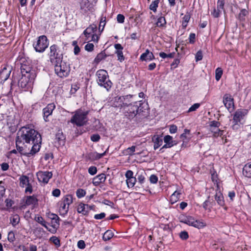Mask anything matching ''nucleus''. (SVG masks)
Wrapping results in <instances>:
<instances>
[{
	"mask_svg": "<svg viewBox=\"0 0 251 251\" xmlns=\"http://www.w3.org/2000/svg\"><path fill=\"white\" fill-rule=\"evenodd\" d=\"M114 236V233L111 230H106L103 234L102 239L106 241L110 240Z\"/></svg>",
	"mask_w": 251,
	"mask_h": 251,
	"instance_id": "c9c22d12",
	"label": "nucleus"
},
{
	"mask_svg": "<svg viewBox=\"0 0 251 251\" xmlns=\"http://www.w3.org/2000/svg\"><path fill=\"white\" fill-rule=\"evenodd\" d=\"M136 181L137 179L136 177L126 179V183L127 186L128 187H133L134 186Z\"/></svg>",
	"mask_w": 251,
	"mask_h": 251,
	"instance_id": "49530a36",
	"label": "nucleus"
},
{
	"mask_svg": "<svg viewBox=\"0 0 251 251\" xmlns=\"http://www.w3.org/2000/svg\"><path fill=\"white\" fill-rule=\"evenodd\" d=\"M223 74V70L221 68L218 67L215 71V79L217 81H219L222 77Z\"/></svg>",
	"mask_w": 251,
	"mask_h": 251,
	"instance_id": "a18cd8bd",
	"label": "nucleus"
},
{
	"mask_svg": "<svg viewBox=\"0 0 251 251\" xmlns=\"http://www.w3.org/2000/svg\"><path fill=\"white\" fill-rule=\"evenodd\" d=\"M33 46L36 51L43 52L49 46L47 37L45 35L39 36L36 42L34 43Z\"/></svg>",
	"mask_w": 251,
	"mask_h": 251,
	"instance_id": "1a4fd4ad",
	"label": "nucleus"
},
{
	"mask_svg": "<svg viewBox=\"0 0 251 251\" xmlns=\"http://www.w3.org/2000/svg\"><path fill=\"white\" fill-rule=\"evenodd\" d=\"M246 113L243 109H238L233 115V122L240 123L245 116Z\"/></svg>",
	"mask_w": 251,
	"mask_h": 251,
	"instance_id": "a211bd4d",
	"label": "nucleus"
},
{
	"mask_svg": "<svg viewBox=\"0 0 251 251\" xmlns=\"http://www.w3.org/2000/svg\"><path fill=\"white\" fill-rule=\"evenodd\" d=\"M11 72V68L4 67L1 71H0V79L2 81H6L9 77Z\"/></svg>",
	"mask_w": 251,
	"mask_h": 251,
	"instance_id": "4be33fe9",
	"label": "nucleus"
},
{
	"mask_svg": "<svg viewBox=\"0 0 251 251\" xmlns=\"http://www.w3.org/2000/svg\"><path fill=\"white\" fill-rule=\"evenodd\" d=\"M180 222L198 229L202 228L206 225V223L203 221H180Z\"/></svg>",
	"mask_w": 251,
	"mask_h": 251,
	"instance_id": "2eb2a0df",
	"label": "nucleus"
},
{
	"mask_svg": "<svg viewBox=\"0 0 251 251\" xmlns=\"http://www.w3.org/2000/svg\"><path fill=\"white\" fill-rule=\"evenodd\" d=\"M223 103L225 107L229 109L234 106L233 99L228 94H225L223 97Z\"/></svg>",
	"mask_w": 251,
	"mask_h": 251,
	"instance_id": "aec40b11",
	"label": "nucleus"
},
{
	"mask_svg": "<svg viewBox=\"0 0 251 251\" xmlns=\"http://www.w3.org/2000/svg\"><path fill=\"white\" fill-rule=\"evenodd\" d=\"M20 139L26 143H30L31 141L38 142L42 138L40 133L35 129L29 127H22L18 132V136Z\"/></svg>",
	"mask_w": 251,
	"mask_h": 251,
	"instance_id": "f03ea898",
	"label": "nucleus"
},
{
	"mask_svg": "<svg viewBox=\"0 0 251 251\" xmlns=\"http://www.w3.org/2000/svg\"><path fill=\"white\" fill-rule=\"evenodd\" d=\"M23 142V141L20 139L18 137H17L16 140V146L17 151L21 154L25 155V153H27V152L23 151L24 149L23 147L20 146V144Z\"/></svg>",
	"mask_w": 251,
	"mask_h": 251,
	"instance_id": "72a5a7b5",
	"label": "nucleus"
},
{
	"mask_svg": "<svg viewBox=\"0 0 251 251\" xmlns=\"http://www.w3.org/2000/svg\"><path fill=\"white\" fill-rule=\"evenodd\" d=\"M222 12V9L219 8L217 9L214 8L213 11L211 12V15L214 17V18H218Z\"/></svg>",
	"mask_w": 251,
	"mask_h": 251,
	"instance_id": "8fccbe9b",
	"label": "nucleus"
},
{
	"mask_svg": "<svg viewBox=\"0 0 251 251\" xmlns=\"http://www.w3.org/2000/svg\"><path fill=\"white\" fill-rule=\"evenodd\" d=\"M163 140L165 143L164 148H170L177 144L176 141L173 140L172 136L169 135H166Z\"/></svg>",
	"mask_w": 251,
	"mask_h": 251,
	"instance_id": "6ab92c4d",
	"label": "nucleus"
},
{
	"mask_svg": "<svg viewBox=\"0 0 251 251\" xmlns=\"http://www.w3.org/2000/svg\"><path fill=\"white\" fill-rule=\"evenodd\" d=\"M210 197H208L207 198V200H206L203 203V207L205 209H209L210 207H212L214 205H215V202L213 201H210L209 200Z\"/></svg>",
	"mask_w": 251,
	"mask_h": 251,
	"instance_id": "58836bf2",
	"label": "nucleus"
},
{
	"mask_svg": "<svg viewBox=\"0 0 251 251\" xmlns=\"http://www.w3.org/2000/svg\"><path fill=\"white\" fill-rule=\"evenodd\" d=\"M181 193L179 192L176 191L170 197V202L172 204L176 202L180 198Z\"/></svg>",
	"mask_w": 251,
	"mask_h": 251,
	"instance_id": "f704fd0d",
	"label": "nucleus"
},
{
	"mask_svg": "<svg viewBox=\"0 0 251 251\" xmlns=\"http://www.w3.org/2000/svg\"><path fill=\"white\" fill-rule=\"evenodd\" d=\"M216 191V192L214 196L216 201L220 206H224L225 204L224 198L222 193L221 192L220 188L219 189L217 188Z\"/></svg>",
	"mask_w": 251,
	"mask_h": 251,
	"instance_id": "412c9836",
	"label": "nucleus"
},
{
	"mask_svg": "<svg viewBox=\"0 0 251 251\" xmlns=\"http://www.w3.org/2000/svg\"><path fill=\"white\" fill-rule=\"evenodd\" d=\"M107 151L102 153H99L97 152H91L88 154V157L91 160H97L102 158L106 153Z\"/></svg>",
	"mask_w": 251,
	"mask_h": 251,
	"instance_id": "393cba45",
	"label": "nucleus"
},
{
	"mask_svg": "<svg viewBox=\"0 0 251 251\" xmlns=\"http://www.w3.org/2000/svg\"><path fill=\"white\" fill-rule=\"evenodd\" d=\"M94 46L92 43H88L85 46V49L88 51H92L94 50Z\"/></svg>",
	"mask_w": 251,
	"mask_h": 251,
	"instance_id": "0e129e2a",
	"label": "nucleus"
},
{
	"mask_svg": "<svg viewBox=\"0 0 251 251\" xmlns=\"http://www.w3.org/2000/svg\"><path fill=\"white\" fill-rule=\"evenodd\" d=\"M202 52L201 50H199L196 54V61H200L202 59Z\"/></svg>",
	"mask_w": 251,
	"mask_h": 251,
	"instance_id": "774afa93",
	"label": "nucleus"
},
{
	"mask_svg": "<svg viewBox=\"0 0 251 251\" xmlns=\"http://www.w3.org/2000/svg\"><path fill=\"white\" fill-rule=\"evenodd\" d=\"M20 186L24 188L25 185L29 183V178L26 176L22 175L19 178Z\"/></svg>",
	"mask_w": 251,
	"mask_h": 251,
	"instance_id": "2f4dec72",
	"label": "nucleus"
},
{
	"mask_svg": "<svg viewBox=\"0 0 251 251\" xmlns=\"http://www.w3.org/2000/svg\"><path fill=\"white\" fill-rule=\"evenodd\" d=\"M133 97L132 95H127L125 96H116L114 99L113 105L114 107L119 108L120 111H122L124 107L133 103L132 98Z\"/></svg>",
	"mask_w": 251,
	"mask_h": 251,
	"instance_id": "0eeeda50",
	"label": "nucleus"
},
{
	"mask_svg": "<svg viewBox=\"0 0 251 251\" xmlns=\"http://www.w3.org/2000/svg\"><path fill=\"white\" fill-rule=\"evenodd\" d=\"M200 106V104L196 103L192 105L189 109L188 112L196 111Z\"/></svg>",
	"mask_w": 251,
	"mask_h": 251,
	"instance_id": "6e6d98bb",
	"label": "nucleus"
},
{
	"mask_svg": "<svg viewBox=\"0 0 251 251\" xmlns=\"http://www.w3.org/2000/svg\"><path fill=\"white\" fill-rule=\"evenodd\" d=\"M179 237L182 240H186L189 237L188 233L186 231H181L179 233Z\"/></svg>",
	"mask_w": 251,
	"mask_h": 251,
	"instance_id": "5fc2aeb1",
	"label": "nucleus"
},
{
	"mask_svg": "<svg viewBox=\"0 0 251 251\" xmlns=\"http://www.w3.org/2000/svg\"><path fill=\"white\" fill-rule=\"evenodd\" d=\"M150 181L151 183L156 184L158 181V177L155 175H151L150 177Z\"/></svg>",
	"mask_w": 251,
	"mask_h": 251,
	"instance_id": "bf43d9fd",
	"label": "nucleus"
},
{
	"mask_svg": "<svg viewBox=\"0 0 251 251\" xmlns=\"http://www.w3.org/2000/svg\"><path fill=\"white\" fill-rule=\"evenodd\" d=\"M115 53L117 55L118 57V60L120 61V62H122L125 59V57L123 55V51L121 50H116Z\"/></svg>",
	"mask_w": 251,
	"mask_h": 251,
	"instance_id": "603ef678",
	"label": "nucleus"
},
{
	"mask_svg": "<svg viewBox=\"0 0 251 251\" xmlns=\"http://www.w3.org/2000/svg\"><path fill=\"white\" fill-rule=\"evenodd\" d=\"M106 180V176L104 174H100L97 175L93 179V184L97 186L101 183L105 182Z\"/></svg>",
	"mask_w": 251,
	"mask_h": 251,
	"instance_id": "5701e85b",
	"label": "nucleus"
},
{
	"mask_svg": "<svg viewBox=\"0 0 251 251\" xmlns=\"http://www.w3.org/2000/svg\"><path fill=\"white\" fill-rule=\"evenodd\" d=\"M143 105L144 103L141 100L134 101L131 104L124 107L121 112L128 119H132L135 117L142 119L146 117L147 114V109Z\"/></svg>",
	"mask_w": 251,
	"mask_h": 251,
	"instance_id": "f257e3e1",
	"label": "nucleus"
},
{
	"mask_svg": "<svg viewBox=\"0 0 251 251\" xmlns=\"http://www.w3.org/2000/svg\"><path fill=\"white\" fill-rule=\"evenodd\" d=\"M162 137V136L159 135H155L152 138V141L154 143V150H156L162 145L163 139Z\"/></svg>",
	"mask_w": 251,
	"mask_h": 251,
	"instance_id": "b1692460",
	"label": "nucleus"
},
{
	"mask_svg": "<svg viewBox=\"0 0 251 251\" xmlns=\"http://www.w3.org/2000/svg\"><path fill=\"white\" fill-rule=\"evenodd\" d=\"M89 113L88 110H84L79 108L73 112L74 115L72 117L70 122L76 125L77 126H81L86 125L89 120L88 115Z\"/></svg>",
	"mask_w": 251,
	"mask_h": 251,
	"instance_id": "7ed1b4c3",
	"label": "nucleus"
},
{
	"mask_svg": "<svg viewBox=\"0 0 251 251\" xmlns=\"http://www.w3.org/2000/svg\"><path fill=\"white\" fill-rule=\"evenodd\" d=\"M42 143V138L41 139L40 141L38 142H33L32 143L33 144V146L31 148V150L30 151L27 152V153H25V156L27 157H30L35 153H36L37 152H38L40 149L41 148V145Z\"/></svg>",
	"mask_w": 251,
	"mask_h": 251,
	"instance_id": "dca6fc26",
	"label": "nucleus"
},
{
	"mask_svg": "<svg viewBox=\"0 0 251 251\" xmlns=\"http://www.w3.org/2000/svg\"><path fill=\"white\" fill-rule=\"evenodd\" d=\"M189 40L190 44H194L196 41V34L194 33H190Z\"/></svg>",
	"mask_w": 251,
	"mask_h": 251,
	"instance_id": "338daca9",
	"label": "nucleus"
},
{
	"mask_svg": "<svg viewBox=\"0 0 251 251\" xmlns=\"http://www.w3.org/2000/svg\"><path fill=\"white\" fill-rule=\"evenodd\" d=\"M95 207L94 205H89L87 204L80 203L77 206V211L79 213L88 216L90 215L91 217L93 215L92 210Z\"/></svg>",
	"mask_w": 251,
	"mask_h": 251,
	"instance_id": "f8f14e48",
	"label": "nucleus"
},
{
	"mask_svg": "<svg viewBox=\"0 0 251 251\" xmlns=\"http://www.w3.org/2000/svg\"><path fill=\"white\" fill-rule=\"evenodd\" d=\"M249 14V11L246 9H242L238 14V19L240 21H244L245 17Z\"/></svg>",
	"mask_w": 251,
	"mask_h": 251,
	"instance_id": "e433bc0d",
	"label": "nucleus"
},
{
	"mask_svg": "<svg viewBox=\"0 0 251 251\" xmlns=\"http://www.w3.org/2000/svg\"><path fill=\"white\" fill-rule=\"evenodd\" d=\"M243 174L245 176L251 178V163H247L243 169Z\"/></svg>",
	"mask_w": 251,
	"mask_h": 251,
	"instance_id": "c756f323",
	"label": "nucleus"
},
{
	"mask_svg": "<svg viewBox=\"0 0 251 251\" xmlns=\"http://www.w3.org/2000/svg\"><path fill=\"white\" fill-rule=\"evenodd\" d=\"M100 139V137L98 134H93L91 136V140L93 142H98Z\"/></svg>",
	"mask_w": 251,
	"mask_h": 251,
	"instance_id": "e2e57ef3",
	"label": "nucleus"
},
{
	"mask_svg": "<svg viewBox=\"0 0 251 251\" xmlns=\"http://www.w3.org/2000/svg\"><path fill=\"white\" fill-rule=\"evenodd\" d=\"M50 49V51L49 55L51 64L55 63L56 61H60V59H63V54H59L57 51L58 47L56 45H51Z\"/></svg>",
	"mask_w": 251,
	"mask_h": 251,
	"instance_id": "9b49d317",
	"label": "nucleus"
},
{
	"mask_svg": "<svg viewBox=\"0 0 251 251\" xmlns=\"http://www.w3.org/2000/svg\"><path fill=\"white\" fill-rule=\"evenodd\" d=\"M73 196L71 195H66L64 198L63 201L61 202L63 204L69 206V205L73 203Z\"/></svg>",
	"mask_w": 251,
	"mask_h": 251,
	"instance_id": "a19ab883",
	"label": "nucleus"
},
{
	"mask_svg": "<svg viewBox=\"0 0 251 251\" xmlns=\"http://www.w3.org/2000/svg\"><path fill=\"white\" fill-rule=\"evenodd\" d=\"M97 172V167L95 166H91L88 168V173L91 175H94Z\"/></svg>",
	"mask_w": 251,
	"mask_h": 251,
	"instance_id": "4d7b16f0",
	"label": "nucleus"
},
{
	"mask_svg": "<svg viewBox=\"0 0 251 251\" xmlns=\"http://www.w3.org/2000/svg\"><path fill=\"white\" fill-rule=\"evenodd\" d=\"M166 24V19L164 17L161 16L159 17L157 19V21L156 23V25L157 26L161 27L165 26Z\"/></svg>",
	"mask_w": 251,
	"mask_h": 251,
	"instance_id": "ea45409f",
	"label": "nucleus"
},
{
	"mask_svg": "<svg viewBox=\"0 0 251 251\" xmlns=\"http://www.w3.org/2000/svg\"><path fill=\"white\" fill-rule=\"evenodd\" d=\"M36 74L31 72L30 75H22V76L18 81V85L25 91H31Z\"/></svg>",
	"mask_w": 251,
	"mask_h": 251,
	"instance_id": "20e7f679",
	"label": "nucleus"
},
{
	"mask_svg": "<svg viewBox=\"0 0 251 251\" xmlns=\"http://www.w3.org/2000/svg\"><path fill=\"white\" fill-rule=\"evenodd\" d=\"M108 55L106 54L105 50L101 51L100 53L98 54L97 56L94 59V62L97 64L100 63L101 60L104 59Z\"/></svg>",
	"mask_w": 251,
	"mask_h": 251,
	"instance_id": "7c9ffc66",
	"label": "nucleus"
},
{
	"mask_svg": "<svg viewBox=\"0 0 251 251\" xmlns=\"http://www.w3.org/2000/svg\"><path fill=\"white\" fill-rule=\"evenodd\" d=\"M38 199L35 195L29 196L26 197L25 204L27 205H32L35 206L38 205Z\"/></svg>",
	"mask_w": 251,
	"mask_h": 251,
	"instance_id": "a878e982",
	"label": "nucleus"
},
{
	"mask_svg": "<svg viewBox=\"0 0 251 251\" xmlns=\"http://www.w3.org/2000/svg\"><path fill=\"white\" fill-rule=\"evenodd\" d=\"M225 0H218L217 8L224 10Z\"/></svg>",
	"mask_w": 251,
	"mask_h": 251,
	"instance_id": "680f3d73",
	"label": "nucleus"
},
{
	"mask_svg": "<svg viewBox=\"0 0 251 251\" xmlns=\"http://www.w3.org/2000/svg\"><path fill=\"white\" fill-rule=\"evenodd\" d=\"M160 228L163 229L164 230H171L174 227V226L172 223H170L168 224H161L159 225Z\"/></svg>",
	"mask_w": 251,
	"mask_h": 251,
	"instance_id": "37998d69",
	"label": "nucleus"
},
{
	"mask_svg": "<svg viewBox=\"0 0 251 251\" xmlns=\"http://www.w3.org/2000/svg\"><path fill=\"white\" fill-rule=\"evenodd\" d=\"M50 241L53 243L57 248L59 247L61 245L60 239L56 236H53L51 237L50 239Z\"/></svg>",
	"mask_w": 251,
	"mask_h": 251,
	"instance_id": "de8ad7c7",
	"label": "nucleus"
},
{
	"mask_svg": "<svg viewBox=\"0 0 251 251\" xmlns=\"http://www.w3.org/2000/svg\"><path fill=\"white\" fill-rule=\"evenodd\" d=\"M69 210V206L63 204L62 202L60 203V207L59 209V212L60 215L64 216L67 214Z\"/></svg>",
	"mask_w": 251,
	"mask_h": 251,
	"instance_id": "473e14b6",
	"label": "nucleus"
},
{
	"mask_svg": "<svg viewBox=\"0 0 251 251\" xmlns=\"http://www.w3.org/2000/svg\"><path fill=\"white\" fill-rule=\"evenodd\" d=\"M39 224L44 226L50 233L54 234L59 227V221H37Z\"/></svg>",
	"mask_w": 251,
	"mask_h": 251,
	"instance_id": "9d476101",
	"label": "nucleus"
},
{
	"mask_svg": "<svg viewBox=\"0 0 251 251\" xmlns=\"http://www.w3.org/2000/svg\"><path fill=\"white\" fill-rule=\"evenodd\" d=\"M221 125L220 122L216 121H212L209 124L210 127H219Z\"/></svg>",
	"mask_w": 251,
	"mask_h": 251,
	"instance_id": "052dcab7",
	"label": "nucleus"
},
{
	"mask_svg": "<svg viewBox=\"0 0 251 251\" xmlns=\"http://www.w3.org/2000/svg\"><path fill=\"white\" fill-rule=\"evenodd\" d=\"M76 195L77 198H81L86 195V191L82 189H78L76 192Z\"/></svg>",
	"mask_w": 251,
	"mask_h": 251,
	"instance_id": "3c124183",
	"label": "nucleus"
},
{
	"mask_svg": "<svg viewBox=\"0 0 251 251\" xmlns=\"http://www.w3.org/2000/svg\"><path fill=\"white\" fill-rule=\"evenodd\" d=\"M7 239L10 243H13L15 240V236L12 231H10L8 234Z\"/></svg>",
	"mask_w": 251,
	"mask_h": 251,
	"instance_id": "864d4df0",
	"label": "nucleus"
},
{
	"mask_svg": "<svg viewBox=\"0 0 251 251\" xmlns=\"http://www.w3.org/2000/svg\"><path fill=\"white\" fill-rule=\"evenodd\" d=\"M19 63L21 65L20 69L22 75H30L31 72L36 74V71L32 68L30 60L22 57L19 60Z\"/></svg>",
	"mask_w": 251,
	"mask_h": 251,
	"instance_id": "6e6552de",
	"label": "nucleus"
},
{
	"mask_svg": "<svg viewBox=\"0 0 251 251\" xmlns=\"http://www.w3.org/2000/svg\"><path fill=\"white\" fill-rule=\"evenodd\" d=\"M52 64L54 66L55 73L59 77H64L69 75L70 67L68 63L60 59V61H56Z\"/></svg>",
	"mask_w": 251,
	"mask_h": 251,
	"instance_id": "423d86ee",
	"label": "nucleus"
},
{
	"mask_svg": "<svg viewBox=\"0 0 251 251\" xmlns=\"http://www.w3.org/2000/svg\"><path fill=\"white\" fill-rule=\"evenodd\" d=\"M96 75L98 85L101 87H103L107 91H109L112 85V82L109 79L107 72L103 69L99 70L97 72Z\"/></svg>",
	"mask_w": 251,
	"mask_h": 251,
	"instance_id": "39448f33",
	"label": "nucleus"
},
{
	"mask_svg": "<svg viewBox=\"0 0 251 251\" xmlns=\"http://www.w3.org/2000/svg\"><path fill=\"white\" fill-rule=\"evenodd\" d=\"M97 26L96 25L93 24L89 25L83 32V34L87 38L89 37V35L97 30Z\"/></svg>",
	"mask_w": 251,
	"mask_h": 251,
	"instance_id": "c85d7f7f",
	"label": "nucleus"
},
{
	"mask_svg": "<svg viewBox=\"0 0 251 251\" xmlns=\"http://www.w3.org/2000/svg\"><path fill=\"white\" fill-rule=\"evenodd\" d=\"M159 1L160 0H155L153 1L150 5V9L154 12H155L157 10V8L158 6Z\"/></svg>",
	"mask_w": 251,
	"mask_h": 251,
	"instance_id": "c03bdc74",
	"label": "nucleus"
},
{
	"mask_svg": "<svg viewBox=\"0 0 251 251\" xmlns=\"http://www.w3.org/2000/svg\"><path fill=\"white\" fill-rule=\"evenodd\" d=\"M210 131L213 133V136L217 138L218 137H221L224 139V130H220L219 127H209Z\"/></svg>",
	"mask_w": 251,
	"mask_h": 251,
	"instance_id": "bb28decb",
	"label": "nucleus"
},
{
	"mask_svg": "<svg viewBox=\"0 0 251 251\" xmlns=\"http://www.w3.org/2000/svg\"><path fill=\"white\" fill-rule=\"evenodd\" d=\"M211 179L214 183H216L217 187L218 189H219V184L218 182V175L216 172H214L213 173H212L211 174Z\"/></svg>",
	"mask_w": 251,
	"mask_h": 251,
	"instance_id": "09e8293b",
	"label": "nucleus"
},
{
	"mask_svg": "<svg viewBox=\"0 0 251 251\" xmlns=\"http://www.w3.org/2000/svg\"><path fill=\"white\" fill-rule=\"evenodd\" d=\"M146 173L144 172H139L137 173L136 175V176L137 177L136 179H137L138 182L141 184L144 183L145 182V177L144 175Z\"/></svg>",
	"mask_w": 251,
	"mask_h": 251,
	"instance_id": "4c0bfd02",
	"label": "nucleus"
},
{
	"mask_svg": "<svg viewBox=\"0 0 251 251\" xmlns=\"http://www.w3.org/2000/svg\"><path fill=\"white\" fill-rule=\"evenodd\" d=\"M65 137L62 132H58L56 133L55 138V142H57L59 146L64 145L65 144Z\"/></svg>",
	"mask_w": 251,
	"mask_h": 251,
	"instance_id": "cd10ccee",
	"label": "nucleus"
},
{
	"mask_svg": "<svg viewBox=\"0 0 251 251\" xmlns=\"http://www.w3.org/2000/svg\"><path fill=\"white\" fill-rule=\"evenodd\" d=\"M36 176L39 182L47 184L49 180L52 177V173L51 172L49 171H39L37 173Z\"/></svg>",
	"mask_w": 251,
	"mask_h": 251,
	"instance_id": "ddd939ff",
	"label": "nucleus"
},
{
	"mask_svg": "<svg viewBox=\"0 0 251 251\" xmlns=\"http://www.w3.org/2000/svg\"><path fill=\"white\" fill-rule=\"evenodd\" d=\"M55 108V105L54 103L48 104L46 107L43 109V114L44 120L45 122L49 121L48 117L51 115L53 111Z\"/></svg>",
	"mask_w": 251,
	"mask_h": 251,
	"instance_id": "4468645a",
	"label": "nucleus"
},
{
	"mask_svg": "<svg viewBox=\"0 0 251 251\" xmlns=\"http://www.w3.org/2000/svg\"><path fill=\"white\" fill-rule=\"evenodd\" d=\"M105 24H106V17H101L100 21V23L99 29L100 30V27H102L101 30H103Z\"/></svg>",
	"mask_w": 251,
	"mask_h": 251,
	"instance_id": "13d9d810",
	"label": "nucleus"
},
{
	"mask_svg": "<svg viewBox=\"0 0 251 251\" xmlns=\"http://www.w3.org/2000/svg\"><path fill=\"white\" fill-rule=\"evenodd\" d=\"M177 130V127L175 125H172L170 126L169 131L170 133L174 134L176 132Z\"/></svg>",
	"mask_w": 251,
	"mask_h": 251,
	"instance_id": "69168bd1",
	"label": "nucleus"
},
{
	"mask_svg": "<svg viewBox=\"0 0 251 251\" xmlns=\"http://www.w3.org/2000/svg\"><path fill=\"white\" fill-rule=\"evenodd\" d=\"M135 148H136V146H132V147H129L127 149H126V150H125L124 151L123 153L125 155H128L131 156L134 154V152L135 151Z\"/></svg>",
	"mask_w": 251,
	"mask_h": 251,
	"instance_id": "79ce46f5",
	"label": "nucleus"
},
{
	"mask_svg": "<svg viewBox=\"0 0 251 251\" xmlns=\"http://www.w3.org/2000/svg\"><path fill=\"white\" fill-rule=\"evenodd\" d=\"M154 59L155 57L153 53L148 49H147L145 52L142 53L140 57V60L142 61H150Z\"/></svg>",
	"mask_w": 251,
	"mask_h": 251,
	"instance_id": "f3484780",
	"label": "nucleus"
}]
</instances>
